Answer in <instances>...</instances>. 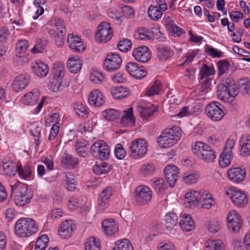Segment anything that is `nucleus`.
I'll list each match as a JSON object with an SVG mask.
<instances>
[{
  "label": "nucleus",
  "mask_w": 250,
  "mask_h": 250,
  "mask_svg": "<svg viewBox=\"0 0 250 250\" xmlns=\"http://www.w3.org/2000/svg\"><path fill=\"white\" fill-rule=\"evenodd\" d=\"M38 230V227L35 221L29 218L19 219L15 225L16 234L19 237H27Z\"/></svg>",
  "instance_id": "1"
},
{
  "label": "nucleus",
  "mask_w": 250,
  "mask_h": 250,
  "mask_svg": "<svg viewBox=\"0 0 250 250\" xmlns=\"http://www.w3.org/2000/svg\"><path fill=\"white\" fill-rule=\"evenodd\" d=\"M192 150L199 159L208 163L213 162L216 158L215 152L212 148L200 141L194 144Z\"/></svg>",
  "instance_id": "2"
},
{
  "label": "nucleus",
  "mask_w": 250,
  "mask_h": 250,
  "mask_svg": "<svg viewBox=\"0 0 250 250\" xmlns=\"http://www.w3.org/2000/svg\"><path fill=\"white\" fill-rule=\"evenodd\" d=\"M54 77L48 85L49 89L53 92L57 91L61 85V80L64 74V67L62 64L56 63L53 66Z\"/></svg>",
  "instance_id": "3"
},
{
  "label": "nucleus",
  "mask_w": 250,
  "mask_h": 250,
  "mask_svg": "<svg viewBox=\"0 0 250 250\" xmlns=\"http://www.w3.org/2000/svg\"><path fill=\"white\" fill-rule=\"evenodd\" d=\"M91 153L94 157L103 160H107L110 155L108 146L103 141L94 143L91 146Z\"/></svg>",
  "instance_id": "4"
},
{
  "label": "nucleus",
  "mask_w": 250,
  "mask_h": 250,
  "mask_svg": "<svg viewBox=\"0 0 250 250\" xmlns=\"http://www.w3.org/2000/svg\"><path fill=\"white\" fill-rule=\"evenodd\" d=\"M178 135H174L172 129H167L158 138L157 142L163 148H167L172 146L179 140Z\"/></svg>",
  "instance_id": "5"
},
{
  "label": "nucleus",
  "mask_w": 250,
  "mask_h": 250,
  "mask_svg": "<svg viewBox=\"0 0 250 250\" xmlns=\"http://www.w3.org/2000/svg\"><path fill=\"white\" fill-rule=\"evenodd\" d=\"M34 196L32 189L28 188L27 186H23L20 191H17L14 196L15 204L19 206H23L30 203Z\"/></svg>",
  "instance_id": "6"
},
{
  "label": "nucleus",
  "mask_w": 250,
  "mask_h": 250,
  "mask_svg": "<svg viewBox=\"0 0 250 250\" xmlns=\"http://www.w3.org/2000/svg\"><path fill=\"white\" fill-rule=\"evenodd\" d=\"M225 193L229 196L233 204L238 207H242L248 202L246 195L238 189L232 187L227 188Z\"/></svg>",
  "instance_id": "7"
},
{
  "label": "nucleus",
  "mask_w": 250,
  "mask_h": 250,
  "mask_svg": "<svg viewBox=\"0 0 250 250\" xmlns=\"http://www.w3.org/2000/svg\"><path fill=\"white\" fill-rule=\"evenodd\" d=\"M113 32L109 23L106 21L102 22L98 27V32L95 35L99 42H106L112 37Z\"/></svg>",
  "instance_id": "8"
},
{
  "label": "nucleus",
  "mask_w": 250,
  "mask_h": 250,
  "mask_svg": "<svg viewBox=\"0 0 250 250\" xmlns=\"http://www.w3.org/2000/svg\"><path fill=\"white\" fill-rule=\"evenodd\" d=\"M131 155L134 158L143 156L147 151V145L146 141L143 139L134 140L130 146Z\"/></svg>",
  "instance_id": "9"
},
{
  "label": "nucleus",
  "mask_w": 250,
  "mask_h": 250,
  "mask_svg": "<svg viewBox=\"0 0 250 250\" xmlns=\"http://www.w3.org/2000/svg\"><path fill=\"white\" fill-rule=\"evenodd\" d=\"M221 104L218 102H212L208 105L205 112L208 116L214 121H220L225 116V113L220 107Z\"/></svg>",
  "instance_id": "10"
},
{
  "label": "nucleus",
  "mask_w": 250,
  "mask_h": 250,
  "mask_svg": "<svg viewBox=\"0 0 250 250\" xmlns=\"http://www.w3.org/2000/svg\"><path fill=\"white\" fill-rule=\"evenodd\" d=\"M135 197L138 204L144 205L150 201L152 192L148 187L145 186H139L136 189Z\"/></svg>",
  "instance_id": "11"
},
{
  "label": "nucleus",
  "mask_w": 250,
  "mask_h": 250,
  "mask_svg": "<svg viewBox=\"0 0 250 250\" xmlns=\"http://www.w3.org/2000/svg\"><path fill=\"white\" fill-rule=\"evenodd\" d=\"M122 60L119 55L115 53L107 54L104 60V66L108 71L117 70L122 64Z\"/></svg>",
  "instance_id": "12"
},
{
  "label": "nucleus",
  "mask_w": 250,
  "mask_h": 250,
  "mask_svg": "<svg viewBox=\"0 0 250 250\" xmlns=\"http://www.w3.org/2000/svg\"><path fill=\"white\" fill-rule=\"evenodd\" d=\"M28 47L27 41L21 40L18 41L16 46V58L15 61L19 64H21L27 62V58L24 55Z\"/></svg>",
  "instance_id": "13"
},
{
  "label": "nucleus",
  "mask_w": 250,
  "mask_h": 250,
  "mask_svg": "<svg viewBox=\"0 0 250 250\" xmlns=\"http://www.w3.org/2000/svg\"><path fill=\"white\" fill-rule=\"evenodd\" d=\"M227 220L229 231L235 233L240 230L242 222L240 216L235 210H232L229 212Z\"/></svg>",
  "instance_id": "14"
},
{
  "label": "nucleus",
  "mask_w": 250,
  "mask_h": 250,
  "mask_svg": "<svg viewBox=\"0 0 250 250\" xmlns=\"http://www.w3.org/2000/svg\"><path fill=\"white\" fill-rule=\"evenodd\" d=\"M222 86V85H218L217 86L218 98L225 102L232 104L239 93L238 90H229Z\"/></svg>",
  "instance_id": "15"
},
{
  "label": "nucleus",
  "mask_w": 250,
  "mask_h": 250,
  "mask_svg": "<svg viewBox=\"0 0 250 250\" xmlns=\"http://www.w3.org/2000/svg\"><path fill=\"white\" fill-rule=\"evenodd\" d=\"M227 176L231 182L237 184L240 183L245 178L246 171L244 169L239 167L231 168L228 171Z\"/></svg>",
  "instance_id": "16"
},
{
  "label": "nucleus",
  "mask_w": 250,
  "mask_h": 250,
  "mask_svg": "<svg viewBox=\"0 0 250 250\" xmlns=\"http://www.w3.org/2000/svg\"><path fill=\"white\" fill-rule=\"evenodd\" d=\"M126 71L134 78L140 79L146 75V71L143 67H140L136 62H129L125 67Z\"/></svg>",
  "instance_id": "17"
},
{
  "label": "nucleus",
  "mask_w": 250,
  "mask_h": 250,
  "mask_svg": "<svg viewBox=\"0 0 250 250\" xmlns=\"http://www.w3.org/2000/svg\"><path fill=\"white\" fill-rule=\"evenodd\" d=\"M132 55L135 59L141 62H146L151 58V54L147 47L140 46L134 49Z\"/></svg>",
  "instance_id": "18"
},
{
  "label": "nucleus",
  "mask_w": 250,
  "mask_h": 250,
  "mask_svg": "<svg viewBox=\"0 0 250 250\" xmlns=\"http://www.w3.org/2000/svg\"><path fill=\"white\" fill-rule=\"evenodd\" d=\"M30 77L26 74L18 75L13 82L12 87L14 91L16 92L24 89L29 84Z\"/></svg>",
  "instance_id": "19"
},
{
  "label": "nucleus",
  "mask_w": 250,
  "mask_h": 250,
  "mask_svg": "<svg viewBox=\"0 0 250 250\" xmlns=\"http://www.w3.org/2000/svg\"><path fill=\"white\" fill-rule=\"evenodd\" d=\"M102 227L105 235L112 236L118 231L119 228L117 223L113 218L104 220L102 223Z\"/></svg>",
  "instance_id": "20"
},
{
  "label": "nucleus",
  "mask_w": 250,
  "mask_h": 250,
  "mask_svg": "<svg viewBox=\"0 0 250 250\" xmlns=\"http://www.w3.org/2000/svg\"><path fill=\"white\" fill-rule=\"evenodd\" d=\"M67 42L70 48L75 52H80L85 48L81 38L76 35L74 36L73 34L68 35Z\"/></svg>",
  "instance_id": "21"
},
{
  "label": "nucleus",
  "mask_w": 250,
  "mask_h": 250,
  "mask_svg": "<svg viewBox=\"0 0 250 250\" xmlns=\"http://www.w3.org/2000/svg\"><path fill=\"white\" fill-rule=\"evenodd\" d=\"M88 102L91 105L99 107L104 104V100L101 91L98 89H94L89 95Z\"/></svg>",
  "instance_id": "22"
},
{
  "label": "nucleus",
  "mask_w": 250,
  "mask_h": 250,
  "mask_svg": "<svg viewBox=\"0 0 250 250\" xmlns=\"http://www.w3.org/2000/svg\"><path fill=\"white\" fill-rule=\"evenodd\" d=\"M165 25L167 28L172 33L173 36L180 37L185 33L183 29L175 24L174 21L170 17L166 18Z\"/></svg>",
  "instance_id": "23"
},
{
  "label": "nucleus",
  "mask_w": 250,
  "mask_h": 250,
  "mask_svg": "<svg viewBox=\"0 0 250 250\" xmlns=\"http://www.w3.org/2000/svg\"><path fill=\"white\" fill-rule=\"evenodd\" d=\"M204 193L198 191L193 190L187 192L185 195V202L190 205L199 203L202 198H204Z\"/></svg>",
  "instance_id": "24"
},
{
  "label": "nucleus",
  "mask_w": 250,
  "mask_h": 250,
  "mask_svg": "<svg viewBox=\"0 0 250 250\" xmlns=\"http://www.w3.org/2000/svg\"><path fill=\"white\" fill-rule=\"evenodd\" d=\"M72 230V221L66 220L60 225L59 235L63 238H67L71 236Z\"/></svg>",
  "instance_id": "25"
},
{
  "label": "nucleus",
  "mask_w": 250,
  "mask_h": 250,
  "mask_svg": "<svg viewBox=\"0 0 250 250\" xmlns=\"http://www.w3.org/2000/svg\"><path fill=\"white\" fill-rule=\"evenodd\" d=\"M32 69L35 74L39 77H45L48 73L47 65L41 61L36 62Z\"/></svg>",
  "instance_id": "26"
},
{
  "label": "nucleus",
  "mask_w": 250,
  "mask_h": 250,
  "mask_svg": "<svg viewBox=\"0 0 250 250\" xmlns=\"http://www.w3.org/2000/svg\"><path fill=\"white\" fill-rule=\"evenodd\" d=\"M125 114L121 119V125L125 126H133L135 124V118L133 115V108H130L129 111H124Z\"/></svg>",
  "instance_id": "27"
},
{
  "label": "nucleus",
  "mask_w": 250,
  "mask_h": 250,
  "mask_svg": "<svg viewBox=\"0 0 250 250\" xmlns=\"http://www.w3.org/2000/svg\"><path fill=\"white\" fill-rule=\"evenodd\" d=\"M78 163V159L71 155L64 153L62 157V165L64 167L72 168L75 167Z\"/></svg>",
  "instance_id": "28"
},
{
  "label": "nucleus",
  "mask_w": 250,
  "mask_h": 250,
  "mask_svg": "<svg viewBox=\"0 0 250 250\" xmlns=\"http://www.w3.org/2000/svg\"><path fill=\"white\" fill-rule=\"evenodd\" d=\"M240 145L241 147V154L244 156L250 155V136L243 135L240 140Z\"/></svg>",
  "instance_id": "29"
},
{
  "label": "nucleus",
  "mask_w": 250,
  "mask_h": 250,
  "mask_svg": "<svg viewBox=\"0 0 250 250\" xmlns=\"http://www.w3.org/2000/svg\"><path fill=\"white\" fill-rule=\"evenodd\" d=\"M40 93L38 90H34L26 94L22 98L23 103L26 104H34L39 99Z\"/></svg>",
  "instance_id": "30"
},
{
  "label": "nucleus",
  "mask_w": 250,
  "mask_h": 250,
  "mask_svg": "<svg viewBox=\"0 0 250 250\" xmlns=\"http://www.w3.org/2000/svg\"><path fill=\"white\" fill-rule=\"evenodd\" d=\"M173 55V52L168 47L159 45L157 48V56L159 60L165 61Z\"/></svg>",
  "instance_id": "31"
},
{
  "label": "nucleus",
  "mask_w": 250,
  "mask_h": 250,
  "mask_svg": "<svg viewBox=\"0 0 250 250\" xmlns=\"http://www.w3.org/2000/svg\"><path fill=\"white\" fill-rule=\"evenodd\" d=\"M82 66V61L80 58L72 57L67 61V67L72 73H77L81 69Z\"/></svg>",
  "instance_id": "32"
},
{
  "label": "nucleus",
  "mask_w": 250,
  "mask_h": 250,
  "mask_svg": "<svg viewBox=\"0 0 250 250\" xmlns=\"http://www.w3.org/2000/svg\"><path fill=\"white\" fill-rule=\"evenodd\" d=\"M182 220L180 222L182 229L187 231H189L194 228V223L191 217L188 214H184Z\"/></svg>",
  "instance_id": "33"
},
{
  "label": "nucleus",
  "mask_w": 250,
  "mask_h": 250,
  "mask_svg": "<svg viewBox=\"0 0 250 250\" xmlns=\"http://www.w3.org/2000/svg\"><path fill=\"white\" fill-rule=\"evenodd\" d=\"M2 167L4 173L9 176L15 175L18 168L16 164L11 161L3 162Z\"/></svg>",
  "instance_id": "34"
},
{
  "label": "nucleus",
  "mask_w": 250,
  "mask_h": 250,
  "mask_svg": "<svg viewBox=\"0 0 250 250\" xmlns=\"http://www.w3.org/2000/svg\"><path fill=\"white\" fill-rule=\"evenodd\" d=\"M111 93L115 99H121L128 96L130 91L128 88L121 86L112 89Z\"/></svg>",
  "instance_id": "35"
},
{
  "label": "nucleus",
  "mask_w": 250,
  "mask_h": 250,
  "mask_svg": "<svg viewBox=\"0 0 250 250\" xmlns=\"http://www.w3.org/2000/svg\"><path fill=\"white\" fill-rule=\"evenodd\" d=\"M113 249L114 250H133L131 244L126 239L116 241Z\"/></svg>",
  "instance_id": "36"
},
{
  "label": "nucleus",
  "mask_w": 250,
  "mask_h": 250,
  "mask_svg": "<svg viewBox=\"0 0 250 250\" xmlns=\"http://www.w3.org/2000/svg\"><path fill=\"white\" fill-rule=\"evenodd\" d=\"M162 11L158 7L151 5L148 10V15L152 20L158 21L162 16Z\"/></svg>",
  "instance_id": "37"
},
{
  "label": "nucleus",
  "mask_w": 250,
  "mask_h": 250,
  "mask_svg": "<svg viewBox=\"0 0 250 250\" xmlns=\"http://www.w3.org/2000/svg\"><path fill=\"white\" fill-rule=\"evenodd\" d=\"M110 168L105 162H102L93 167V171L97 175H102L109 172Z\"/></svg>",
  "instance_id": "38"
},
{
  "label": "nucleus",
  "mask_w": 250,
  "mask_h": 250,
  "mask_svg": "<svg viewBox=\"0 0 250 250\" xmlns=\"http://www.w3.org/2000/svg\"><path fill=\"white\" fill-rule=\"evenodd\" d=\"M157 110V107L153 104L141 107L140 114L142 117L146 119L151 116Z\"/></svg>",
  "instance_id": "39"
},
{
  "label": "nucleus",
  "mask_w": 250,
  "mask_h": 250,
  "mask_svg": "<svg viewBox=\"0 0 250 250\" xmlns=\"http://www.w3.org/2000/svg\"><path fill=\"white\" fill-rule=\"evenodd\" d=\"M100 242L94 237H90L85 243V250H99Z\"/></svg>",
  "instance_id": "40"
},
{
  "label": "nucleus",
  "mask_w": 250,
  "mask_h": 250,
  "mask_svg": "<svg viewBox=\"0 0 250 250\" xmlns=\"http://www.w3.org/2000/svg\"><path fill=\"white\" fill-rule=\"evenodd\" d=\"M166 226L167 229H172L176 226L178 217L175 213L169 212L166 214Z\"/></svg>",
  "instance_id": "41"
},
{
  "label": "nucleus",
  "mask_w": 250,
  "mask_h": 250,
  "mask_svg": "<svg viewBox=\"0 0 250 250\" xmlns=\"http://www.w3.org/2000/svg\"><path fill=\"white\" fill-rule=\"evenodd\" d=\"M205 250H224L223 244L220 241L208 240Z\"/></svg>",
  "instance_id": "42"
},
{
  "label": "nucleus",
  "mask_w": 250,
  "mask_h": 250,
  "mask_svg": "<svg viewBox=\"0 0 250 250\" xmlns=\"http://www.w3.org/2000/svg\"><path fill=\"white\" fill-rule=\"evenodd\" d=\"M102 115L107 121H113L120 116L119 112L112 108L105 110L103 112Z\"/></svg>",
  "instance_id": "43"
},
{
  "label": "nucleus",
  "mask_w": 250,
  "mask_h": 250,
  "mask_svg": "<svg viewBox=\"0 0 250 250\" xmlns=\"http://www.w3.org/2000/svg\"><path fill=\"white\" fill-rule=\"evenodd\" d=\"M151 181L153 188L157 192L161 193L164 191L166 184L165 180L163 178H157L152 180Z\"/></svg>",
  "instance_id": "44"
},
{
  "label": "nucleus",
  "mask_w": 250,
  "mask_h": 250,
  "mask_svg": "<svg viewBox=\"0 0 250 250\" xmlns=\"http://www.w3.org/2000/svg\"><path fill=\"white\" fill-rule=\"evenodd\" d=\"M48 237L46 235H42L36 241L35 249L36 250H44L47 246Z\"/></svg>",
  "instance_id": "45"
},
{
  "label": "nucleus",
  "mask_w": 250,
  "mask_h": 250,
  "mask_svg": "<svg viewBox=\"0 0 250 250\" xmlns=\"http://www.w3.org/2000/svg\"><path fill=\"white\" fill-rule=\"evenodd\" d=\"M232 154L223 152L220 156L219 164L221 167H226L231 163Z\"/></svg>",
  "instance_id": "46"
},
{
  "label": "nucleus",
  "mask_w": 250,
  "mask_h": 250,
  "mask_svg": "<svg viewBox=\"0 0 250 250\" xmlns=\"http://www.w3.org/2000/svg\"><path fill=\"white\" fill-rule=\"evenodd\" d=\"M199 203L201 204V208L209 209L213 205L214 201L211 198L210 194L204 193V198H202V200H200Z\"/></svg>",
  "instance_id": "47"
},
{
  "label": "nucleus",
  "mask_w": 250,
  "mask_h": 250,
  "mask_svg": "<svg viewBox=\"0 0 250 250\" xmlns=\"http://www.w3.org/2000/svg\"><path fill=\"white\" fill-rule=\"evenodd\" d=\"M90 79L95 84H101L104 79L103 74L96 70H93L90 75Z\"/></svg>",
  "instance_id": "48"
},
{
  "label": "nucleus",
  "mask_w": 250,
  "mask_h": 250,
  "mask_svg": "<svg viewBox=\"0 0 250 250\" xmlns=\"http://www.w3.org/2000/svg\"><path fill=\"white\" fill-rule=\"evenodd\" d=\"M74 108L76 114L79 116H84L88 114L87 108L82 103H76L74 104Z\"/></svg>",
  "instance_id": "49"
},
{
  "label": "nucleus",
  "mask_w": 250,
  "mask_h": 250,
  "mask_svg": "<svg viewBox=\"0 0 250 250\" xmlns=\"http://www.w3.org/2000/svg\"><path fill=\"white\" fill-rule=\"evenodd\" d=\"M18 171L19 176L21 178L24 179L30 177L32 173L30 167L28 165H26L24 167L19 166L18 168Z\"/></svg>",
  "instance_id": "50"
},
{
  "label": "nucleus",
  "mask_w": 250,
  "mask_h": 250,
  "mask_svg": "<svg viewBox=\"0 0 250 250\" xmlns=\"http://www.w3.org/2000/svg\"><path fill=\"white\" fill-rule=\"evenodd\" d=\"M250 81L248 78H244L239 81V89L243 94H246L250 90Z\"/></svg>",
  "instance_id": "51"
},
{
  "label": "nucleus",
  "mask_w": 250,
  "mask_h": 250,
  "mask_svg": "<svg viewBox=\"0 0 250 250\" xmlns=\"http://www.w3.org/2000/svg\"><path fill=\"white\" fill-rule=\"evenodd\" d=\"M161 84L160 81H156L151 87L147 90L146 95L148 96H153L154 95L158 94L161 88Z\"/></svg>",
  "instance_id": "52"
},
{
  "label": "nucleus",
  "mask_w": 250,
  "mask_h": 250,
  "mask_svg": "<svg viewBox=\"0 0 250 250\" xmlns=\"http://www.w3.org/2000/svg\"><path fill=\"white\" fill-rule=\"evenodd\" d=\"M131 45L132 42L127 39L120 41L118 43L119 49L122 52H126L129 50L131 48Z\"/></svg>",
  "instance_id": "53"
},
{
  "label": "nucleus",
  "mask_w": 250,
  "mask_h": 250,
  "mask_svg": "<svg viewBox=\"0 0 250 250\" xmlns=\"http://www.w3.org/2000/svg\"><path fill=\"white\" fill-rule=\"evenodd\" d=\"M48 41L46 40H39L37 44L32 48V51L33 53L42 52L47 45Z\"/></svg>",
  "instance_id": "54"
},
{
  "label": "nucleus",
  "mask_w": 250,
  "mask_h": 250,
  "mask_svg": "<svg viewBox=\"0 0 250 250\" xmlns=\"http://www.w3.org/2000/svg\"><path fill=\"white\" fill-rule=\"evenodd\" d=\"M205 51L212 58H219L222 57V52L221 51H218L217 49L209 46L207 44L205 46Z\"/></svg>",
  "instance_id": "55"
},
{
  "label": "nucleus",
  "mask_w": 250,
  "mask_h": 250,
  "mask_svg": "<svg viewBox=\"0 0 250 250\" xmlns=\"http://www.w3.org/2000/svg\"><path fill=\"white\" fill-rule=\"evenodd\" d=\"M200 79H203L214 74V69L212 67L204 64L200 70Z\"/></svg>",
  "instance_id": "56"
},
{
  "label": "nucleus",
  "mask_w": 250,
  "mask_h": 250,
  "mask_svg": "<svg viewBox=\"0 0 250 250\" xmlns=\"http://www.w3.org/2000/svg\"><path fill=\"white\" fill-rule=\"evenodd\" d=\"M217 67L219 71V75H221L225 73L229 67V63L226 60H222L218 62Z\"/></svg>",
  "instance_id": "57"
},
{
  "label": "nucleus",
  "mask_w": 250,
  "mask_h": 250,
  "mask_svg": "<svg viewBox=\"0 0 250 250\" xmlns=\"http://www.w3.org/2000/svg\"><path fill=\"white\" fill-rule=\"evenodd\" d=\"M219 85H222V87L229 90H238L235 86L234 81L231 78H227L223 80Z\"/></svg>",
  "instance_id": "58"
},
{
  "label": "nucleus",
  "mask_w": 250,
  "mask_h": 250,
  "mask_svg": "<svg viewBox=\"0 0 250 250\" xmlns=\"http://www.w3.org/2000/svg\"><path fill=\"white\" fill-rule=\"evenodd\" d=\"M65 33V30H61L57 32V36L55 37V40L56 44L58 46L62 47L64 44Z\"/></svg>",
  "instance_id": "59"
},
{
  "label": "nucleus",
  "mask_w": 250,
  "mask_h": 250,
  "mask_svg": "<svg viewBox=\"0 0 250 250\" xmlns=\"http://www.w3.org/2000/svg\"><path fill=\"white\" fill-rule=\"evenodd\" d=\"M141 172L145 176L151 175L155 171V166L152 164L144 165L141 168Z\"/></svg>",
  "instance_id": "60"
},
{
  "label": "nucleus",
  "mask_w": 250,
  "mask_h": 250,
  "mask_svg": "<svg viewBox=\"0 0 250 250\" xmlns=\"http://www.w3.org/2000/svg\"><path fill=\"white\" fill-rule=\"evenodd\" d=\"M199 179V176L196 173H191L183 177L184 181L188 185L196 183Z\"/></svg>",
  "instance_id": "61"
},
{
  "label": "nucleus",
  "mask_w": 250,
  "mask_h": 250,
  "mask_svg": "<svg viewBox=\"0 0 250 250\" xmlns=\"http://www.w3.org/2000/svg\"><path fill=\"white\" fill-rule=\"evenodd\" d=\"M114 153L116 158L120 160L123 159L126 155L125 150L120 144L116 145Z\"/></svg>",
  "instance_id": "62"
},
{
  "label": "nucleus",
  "mask_w": 250,
  "mask_h": 250,
  "mask_svg": "<svg viewBox=\"0 0 250 250\" xmlns=\"http://www.w3.org/2000/svg\"><path fill=\"white\" fill-rule=\"evenodd\" d=\"M208 229L212 233L217 232L220 229V223L218 221H211L208 224Z\"/></svg>",
  "instance_id": "63"
},
{
  "label": "nucleus",
  "mask_w": 250,
  "mask_h": 250,
  "mask_svg": "<svg viewBox=\"0 0 250 250\" xmlns=\"http://www.w3.org/2000/svg\"><path fill=\"white\" fill-rule=\"evenodd\" d=\"M179 172L178 173L171 174L168 176H165L167 182L168 183L170 187H174L179 178Z\"/></svg>",
  "instance_id": "64"
}]
</instances>
